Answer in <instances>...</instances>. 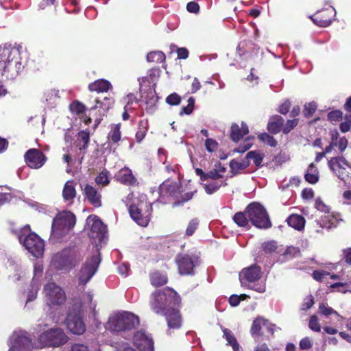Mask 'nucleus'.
I'll use <instances>...</instances> for the list:
<instances>
[{"label": "nucleus", "mask_w": 351, "mask_h": 351, "mask_svg": "<svg viewBox=\"0 0 351 351\" xmlns=\"http://www.w3.org/2000/svg\"><path fill=\"white\" fill-rule=\"evenodd\" d=\"M123 202L129 207V213L132 219L139 226L145 227L150 221L152 206L147 202V196L144 194L134 196L130 193Z\"/></svg>", "instance_id": "nucleus-1"}, {"label": "nucleus", "mask_w": 351, "mask_h": 351, "mask_svg": "<svg viewBox=\"0 0 351 351\" xmlns=\"http://www.w3.org/2000/svg\"><path fill=\"white\" fill-rule=\"evenodd\" d=\"M140 324L139 317L129 311L117 312L111 315L108 321L110 330L126 332L137 328Z\"/></svg>", "instance_id": "nucleus-2"}, {"label": "nucleus", "mask_w": 351, "mask_h": 351, "mask_svg": "<svg viewBox=\"0 0 351 351\" xmlns=\"http://www.w3.org/2000/svg\"><path fill=\"white\" fill-rule=\"evenodd\" d=\"M17 237L19 242L34 257H41L45 251L44 241L36 234L30 232L29 226H25L21 229Z\"/></svg>", "instance_id": "nucleus-3"}, {"label": "nucleus", "mask_w": 351, "mask_h": 351, "mask_svg": "<svg viewBox=\"0 0 351 351\" xmlns=\"http://www.w3.org/2000/svg\"><path fill=\"white\" fill-rule=\"evenodd\" d=\"M262 274L263 271L259 266L252 265L241 271L239 280L242 286L263 293L265 291V284L261 280Z\"/></svg>", "instance_id": "nucleus-4"}, {"label": "nucleus", "mask_w": 351, "mask_h": 351, "mask_svg": "<svg viewBox=\"0 0 351 351\" xmlns=\"http://www.w3.org/2000/svg\"><path fill=\"white\" fill-rule=\"evenodd\" d=\"M76 223V218L70 211L59 213L53 219L51 236L60 239L69 234Z\"/></svg>", "instance_id": "nucleus-5"}, {"label": "nucleus", "mask_w": 351, "mask_h": 351, "mask_svg": "<svg viewBox=\"0 0 351 351\" xmlns=\"http://www.w3.org/2000/svg\"><path fill=\"white\" fill-rule=\"evenodd\" d=\"M180 297L172 289L166 288L156 291L150 298V305L152 307H173L180 304Z\"/></svg>", "instance_id": "nucleus-6"}, {"label": "nucleus", "mask_w": 351, "mask_h": 351, "mask_svg": "<svg viewBox=\"0 0 351 351\" xmlns=\"http://www.w3.org/2000/svg\"><path fill=\"white\" fill-rule=\"evenodd\" d=\"M249 220L258 228L267 229L271 226L265 208L257 202L251 203L245 209Z\"/></svg>", "instance_id": "nucleus-7"}, {"label": "nucleus", "mask_w": 351, "mask_h": 351, "mask_svg": "<svg viewBox=\"0 0 351 351\" xmlns=\"http://www.w3.org/2000/svg\"><path fill=\"white\" fill-rule=\"evenodd\" d=\"M68 337L60 328H53L45 330L41 333L38 338V342L43 347H59L68 341Z\"/></svg>", "instance_id": "nucleus-8"}, {"label": "nucleus", "mask_w": 351, "mask_h": 351, "mask_svg": "<svg viewBox=\"0 0 351 351\" xmlns=\"http://www.w3.org/2000/svg\"><path fill=\"white\" fill-rule=\"evenodd\" d=\"M100 254L97 248L93 254L88 258L82 265L79 273V281L80 284H86L95 275L100 263Z\"/></svg>", "instance_id": "nucleus-9"}, {"label": "nucleus", "mask_w": 351, "mask_h": 351, "mask_svg": "<svg viewBox=\"0 0 351 351\" xmlns=\"http://www.w3.org/2000/svg\"><path fill=\"white\" fill-rule=\"evenodd\" d=\"M44 293L49 306H61L66 302L64 291L55 282H48L44 287Z\"/></svg>", "instance_id": "nucleus-10"}, {"label": "nucleus", "mask_w": 351, "mask_h": 351, "mask_svg": "<svg viewBox=\"0 0 351 351\" xmlns=\"http://www.w3.org/2000/svg\"><path fill=\"white\" fill-rule=\"evenodd\" d=\"M86 226L89 229L88 236L95 242L101 243L106 234V226L96 215H90L86 219Z\"/></svg>", "instance_id": "nucleus-11"}, {"label": "nucleus", "mask_w": 351, "mask_h": 351, "mask_svg": "<svg viewBox=\"0 0 351 351\" xmlns=\"http://www.w3.org/2000/svg\"><path fill=\"white\" fill-rule=\"evenodd\" d=\"M330 170L341 180H346L351 176V165L343 157H335L328 160Z\"/></svg>", "instance_id": "nucleus-12"}, {"label": "nucleus", "mask_w": 351, "mask_h": 351, "mask_svg": "<svg viewBox=\"0 0 351 351\" xmlns=\"http://www.w3.org/2000/svg\"><path fill=\"white\" fill-rule=\"evenodd\" d=\"M176 261L180 274L191 275L194 273V267L198 264V257L193 254H180L176 256Z\"/></svg>", "instance_id": "nucleus-13"}, {"label": "nucleus", "mask_w": 351, "mask_h": 351, "mask_svg": "<svg viewBox=\"0 0 351 351\" xmlns=\"http://www.w3.org/2000/svg\"><path fill=\"white\" fill-rule=\"evenodd\" d=\"M67 328L75 335H82L86 330V325L80 311H70L65 319Z\"/></svg>", "instance_id": "nucleus-14"}, {"label": "nucleus", "mask_w": 351, "mask_h": 351, "mask_svg": "<svg viewBox=\"0 0 351 351\" xmlns=\"http://www.w3.org/2000/svg\"><path fill=\"white\" fill-rule=\"evenodd\" d=\"M10 60L8 64L0 69V73L7 80H12L23 71L24 66L22 64L21 54Z\"/></svg>", "instance_id": "nucleus-15"}, {"label": "nucleus", "mask_w": 351, "mask_h": 351, "mask_svg": "<svg viewBox=\"0 0 351 351\" xmlns=\"http://www.w3.org/2000/svg\"><path fill=\"white\" fill-rule=\"evenodd\" d=\"M165 317L169 329H178L182 326V316L178 308H159L156 312Z\"/></svg>", "instance_id": "nucleus-16"}, {"label": "nucleus", "mask_w": 351, "mask_h": 351, "mask_svg": "<svg viewBox=\"0 0 351 351\" xmlns=\"http://www.w3.org/2000/svg\"><path fill=\"white\" fill-rule=\"evenodd\" d=\"M10 340L11 346L8 351H32V340L25 335L14 333Z\"/></svg>", "instance_id": "nucleus-17"}, {"label": "nucleus", "mask_w": 351, "mask_h": 351, "mask_svg": "<svg viewBox=\"0 0 351 351\" xmlns=\"http://www.w3.org/2000/svg\"><path fill=\"white\" fill-rule=\"evenodd\" d=\"M25 159L27 166L32 169L40 168L47 160L45 155L36 149L28 150L25 155Z\"/></svg>", "instance_id": "nucleus-18"}, {"label": "nucleus", "mask_w": 351, "mask_h": 351, "mask_svg": "<svg viewBox=\"0 0 351 351\" xmlns=\"http://www.w3.org/2000/svg\"><path fill=\"white\" fill-rule=\"evenodd\" d=\"M52 264L59 269L71 267L74 265L71 251L66 249L56 254L52 258Z\"/></svg>", "instance_id": "nucleus-19"}, {"label": "nucleus", "mask_w": 351, "mask_h": 351, "mask_svg": "<svg viewBox=\"0 0 351 351\" xmlns=\"http://www.w3.org/2000/svg\"><path fill=\"white\" fill-rule=\"evenodd\" d=\"M134 344L141 351H154V341L152 339L141 330L134 333Z\"/></svg>", "instance_id": "nucleus-20"}, {"label": "nucleus", "mask_w": 351, "mask_h": 351, "mask_svg": "<svg viewBox=\"0 0 351 351\" xmlns=\"http://www.w3.org/2000/svg\"><path fill=\"white\" fill-rule=\"evenodd\" d=\"M20 51L11 45H0V69L5 66L10 59H14L20 55Z\"/></svg>", "instance_id": "nucleus-21"}, {"label": "nucleus", "mask_w": 351, "mask_h": 351, "mask_svg": "<svg viewBox=\"0 0 351 351\" xmlns=\"http://www.w3.org/2000/svg\"><path fill=\"white\" fill-rule=\"evenodd\" d=\"M84 192L86 198L91 205L96 208L101 206V195L93 186L86 184L84 189Z\"/></svg>", "instance_id": "nucleus-22"}, {"label": "nucleus", "mask_w": 351, "mask_h": 351, "mask_svg": "<svg viewBox=\"0 0 351 351\" xmlns=\"http://www.w3.org/2000/svg\"><path fill=\"white\" fill-rule=\"evenodd\" d=\"M332 14H333V16L335 15V10L334 8L326 10L323 12L322 14L317 13L314 16H311V19L317 25L325 27L329 26L331 24V19L327 16H331Z\"/></svg>", "instance_id": "nucleus-23"}, {"label": "nucleus", "mask_w": 351, "mask_h": 351, "mask_svg": "<svg viewBox=\"0 0 351 351\" xmlns=\"http://www.w3.org/2000/svg\"><path fill=\"white\" fill-rule=\"evenodd\" d=\"M76 196V191L73 180L67 181L62 190V197L67 205H71Z\"/></svg>", "instance_id": "nucleus-24"}, {"label": "nucleus", "mask_w": 351, "mask_h": 351, "mask_svg": "<svg viewBox=\"0 0 351 351\" xmlns=\"http://www.w3.org/2000/svg\"><path fill=\"white\" fill-rule=\"evenodd\" d=\"M226 180H208L202 183V186L207 194L211 195L217 191L221 186H226Z\"/></svg>", "instance_id": "nucleus-25"}, {"label": "nucleus", "mask_w": 351, "mask_h": 351, "mask_svg": "<svg viewBox=\"0 0 351 351\" xmlns=\"http://www.w3.org/2000/svg\"><path fill=\"white\" fill-rule=\"evenodd\" d=\"M117 179L122 184L132 185L135 182V178L132 171L128 168L121 169L117 174Z\"/></svg>", "instance_id": "nucleus-26"}, {"label": "nucleus", "mask_w": 351, "mask_h": 351, "mask_svg": "<svg viewBox=\"0 0 351 351\" xmlns=\"http://www.w3.org/2000/svg\"><path fill=\"white\" fill-rule=\"evenodd\" d=\"M248 132V127L246 123H242L241 128L237 124H232L231 127V138L234 141H238L245 134H247Z\"/></svg>", "instance_id": "nucleus-27"}, {"label": "nucleus", "mask_w": 351, "mask_h": 351, "mask_svg": "<svg viewBox=\"0 0 351 351\" xmlns=\"http://www.w3.org/2000/svg\"><path fill=\"white\" fill-rule=\"evenodd\" d=\"M226 171V168L221 166L220 163L215 165V168L206 173V181L208 180H225L223 174Z\"/></svg>", "instance_id": "nucleus-28"}, {"label": "nucleus", "mask_w": 351, "mask_h": 351, "mask_svg": "<svg viewBox=\"0 0 351 351\" xmlns=\"http://www.w3.org/2000/svg\"><path fill=\"white\" fill-rule=\"evenodd\" d=\"M111 88V84L106 80H97L88 86L90 91L106 92Z\"/></svg>", "instance_id": "nucleus-29"}, {"label": "nucleus", "mask_w": 351, "mask_h": 351, "mask_svg": "<svg viewBox=\"0 0 351 351\" xmlns=\"http://www.w3.org/2000/svg\"><path fill=\"white\" fill-rule=\"evenodd\" d=\"M267 325V320L263 317H257L253 321L250 328V332L252 337H261L263 334L261 332L262 326Z\"/></svg>", "instance_id": "nucleus-30"}, {"label": "nucleus", "mask_w": 351, "mask_h": 351, "mask_svg": "<svg viewBox=\"0 0 351 351\" xmlns=\"http://www.w3.org/2000/svg\"><path fill=\"white\" fill-rule=\"evenodd\" d=\"M283 123L284 120L280 116L276 115L273 117L268 123L267 128L269 131L271 133L277 134L280 131Z\"/></svg>", "instance_id": "nucleus-31"}, {"label": "nucleus", "mask_w": 351, "mask_h": 351, "mask_svg": "<svg viewBox=\"0 0 351 351\" xmlns=\"http://www.w3.org/2000/svg\"><path fill=\"white\" fill-rule=\"evenodd\" d=\"M287 223L289 226L300 230L304 227L305 219L304 218L299 215H291L287 219Z\"/></svg>", "instance_id": "nucleus-32"}, {"label": "nucleus", "mask_w": 351, "mask_h": 351, "mask_svg": "<svg viewBox=\"0 0 351 351\" xmlns=\"http://www.w3.org/2000/svg\"><path fill=\"white\" fill-rule=\"evenodd\" d=\"M304 177L305 180L311 184H315L318 182L319 172L317 167L315 166L313 163H311L308 166V168Z\"/></svg>", "instance_id": "nucleus-33"}, {"label": "nucleus", "mask_w": 351, "mask_h": 351, "mask_svg": "<svg viewBox=\"0 0 351 351\" xmlns=\"http://www.w3.org/2000/svg\"><path fill=\"white\" fill-rule=\"evenodd\" d=\"M250 165L249 161L245 158L243 160H232L230 162V167L232 172L237 173L245 169Z\"/></svg>", "instance_id": "nucleus-34"}, {"label": "nucleus", "mask_w": 351, "mask_h": 351, "mask_svg": "<svg viewBox=\"0 0 351 351\" xmlns=\"http://www.w3.org/2000/svg\"><path fill=\"white\" fill-rule=\"evenodd\" d=\"M223 337L227 341V344L232 346L234 351H238L239 349V345L232 332L228 328H224L223 330Z\"/></svg>", "instance_id": "nucleus-35"}, {"label": "nucleus", "mask_w": 351, "mask_h": 351, "mask_svg": "<svg viewBox=\"0 0 351 351\" xmlns=\"http://www.w3.org/2000/svg\"><path fill=\"white\" fill-rule=\"evenodd\" d=\"M167 282V277L166 275L160 272H154L151 275V283L155 287H160Z\"/></svg>", "instance_id": "nucleus-36"}, {"label": "nucleus", "mask_w": 351, "mask_h": 351, "mask_svg": "<svg viewBox=\"0 0 351 351\" xmlns=\"http://www.w3.org/2000/svg\"><path fill=\"white\" fill-rule=\"evenodd\" d=\"M177 189V184L176 183H169L168 182H163L159 188V191L160 194H164L165 193H169L171 196H174L176 193V189Z\"/></svg>", "instance_id": "nucleus-37"}, {"label": "nucleus", "mask_w": 351, "mask_h": 351, "mask_svg": "<svg viewBox=\"0 0 351 351\" xmlns=\"http://www.w3.org/2000/svg\"><path fill=\"white\" fill-rule=\"evenodd\" d=\"M264 154L258 151H251L249 152L246 155V159L248 160V159L253 160L254 163L256 165V166L259 167L261 165V162H263V160L264 158Z\"/></svg>", "instance_id": "nucleus-38"}, {"label": "nucleus", "mask_w": 351, "mask_h": 351, "mask_svg": "<svg viewBox=\"0 0 351 351\" xmlns=\"http://www.w3.org/2000/svg\"><path fill=\"white\" fill-rule=\"evenodd\" d=\"M165 60V54L160 51H152L147 55L149 62L161 63Z\"/></svg>", "instance_id": "nucleus-39"}, {"label": "nucleus", "mask_w": 351, "mask_h": 351, "mask_svg": "<svg viewBox=\"0 0 351 351\" xmlns=\"http://www.w3.org/2000/svg\"><path fill=\"white\" fill-rule=\"evenodd\" d=\"M147 121H140L138 130L136 133V140L138 143L141 142L142 140L145 138L147 131Z\"/></svg>", "instance_id": "nucleus-40"}, {"label": "nucleus", "mask_w": 351, "mask_h": 351, "mask_svg": "<svg viewBox=\"0 0 351 351\" xmlns=\"http://www.w3.org/2000/svg\"><path fill=\"white\" fill-rule=\"evenodd\" d=\"M246 213H237L233 217L234 221L240 227L247 228L249 226V221L246 216Z\"/></svg>", "instance_id": "nucleus-41"}, {"label": "nucleus", "mask_w": 351, "mask_h": 351, "mask_svg": "<svg viewBox=\"0 0 351 351\" xmlns=\"http://www.w3.org/2000/svg\"><path fill=\"white\" fill-rule=\"evenodd\" d=\"M108 139L113 143H117L121 139L120 124L113 125L108 134Z\"/></svg>", "instance_id": "nucleus-42"}, {"label": "nucleus", "mask_w": 351, "mask_h": 351, "mask_svg": "<svg viewBox=\"0 0 351 351\" xmlns=\"http://www.w3.org/2000/svg\"><path fill=\"white\" fill-rule=\"evenodd\" d=\"M78 141L77 146L80 147V149H85L89 142V134L85 131H81L78 134Z\"/></svg>", "instance_id": "nucleus-43"}, {"label": "nucleus", "mask_w": 351, "mask_h": 351, "mask_svg": "<svg viewBox=\"0 0 351 351\" xmlns=\"http://www.w3.org/2000/svg\"><path fill=\"white\" fill-rule=\"evenodd\" d=\"M313 278L319 282H324L327 279V277L330 276V278L332 279H335L337 278L336 275H330V274L326 271H314L313 274Z\"/></svg>", "instance_id": "nucleus-44"}, {"label": "nucleus", "mask_w": 351, "mask_h": 351, "mask_svg": "<svg viewBox=\"0 0 351 351\" xmlns=\"http://www.w3.org/2000/svg\"><path fill=\"white\" fill-rule=\"evenodd\" d=\"M109 172L104 170L95 178V182L99 185L106 186L110 182Z\"/></svg>", "instance_id": "nucleus-45"}, {"label": "nucleus", "mask_w": 351, "mask_h": 351, "mask_svg": "<svg viewBox=\"0 0 351 351\" xmlns=\"http://www.w3.org/2000/svg\"><path fill=\"white\" fill-rule=\"evenodd\" d=\"M332 289H337V291L343 293L347 292L351 293V282H337L330 285Z\"/></svg>", "instance_id": "nucleus-46"}, {"label": "nucleus", "mask_w": 351, "mask_h": 351, "mask_svg": "<svg viewBox=\"0 0 351 351\" xmlns=\"http://www.w3.org/2000/svg\"><path fill=\"white\" fill-rule=\"evenodd\" d=\"M262 249L266 254H271L278 250V245L275 241H269L262 244Z\"/></svg>", "instance_id": "nucleus-47"}, {"label": "nucleus", "mask_w": 351, "mask_h": 351, "mask_svg": "<svg viewBox=\"0 0 351 351\" xmlns=\"http://www.w3.org/2000/svg\"><path fill=\"white\" fill-rule=\"evenodd\" d=\"M199 222L197 218L191 219L188 223L185 234L186 236L193 235L199 226Z\"/></svg>", "instance_id": "nucleus-48"}, {"label": "nucleus", "mask_w": 351, "mask_h": 351, "mask_svg": "<svg viewBox=\"0 0 351 351\" xmlns=\"http://www.w3.org/2000/svg\"><path fill=\"white\" fill-rule=\"evenodd\" d=\"M308 327L311 330L314 332H319L321 331V325L319 323L318 317L317 315H313L310 317Z\"/></svg>", "instance_id": "nucleus-49"}, {"label": "nucleus", "mask_w": 351, "mask_h": 351, "mask_svg": "<svg viewBox=\"0 0 351 351\" xmlns=\"http://www.w3.org/2000/svg\"><path fill=\"white\" fill-rule=\"evenodd\" d=\"M258 138L263 141V143L267 144L268 145L271 147H276L277 145V141L275 140V138L267 134V133H262L258 135Z\"/></svg>", "instance_id": "nucleus-50"}, {"label": "nucleus", "mask_w": 351, "mask_h": 351, "mask_svg": "<svg viewBox=\"0 0 351 351\" xmlns=\"http://www.w3.org/2000/svg\"><path fill=\"white\" fill-rule=\"evenodd\" d=\"M149 99L145 101L147 107V111L149 113H152L154 111L155 106L157 102V99L153 93H150L148 95Z\"/></svg>", "instance_id": "nucleus-51"}, {"label": "nucleus", "mask_w": 351, "mask_h": 351, "mask_svg": "<svg viewBox=\"0 0 351 351\" xmlns=\"http://www.w3.org/2000/svg\"><path fill=\"white\" fill-rule=\"evenodd\" d=\"M58 90L56 89H51L45 92V95L46 98V101L50 104H53L54 101L59 97H58Z\"/></svg>", "instance_id": "nucleus-52"}, {"label": "nucleus", "mask_w": 351, "mask_h": 351, "mask_svg": "<svg viewBox=\"0 0 351 351\" xmlns=\"http://www.w3.org/2000/svg\"><path fill=\"white\" fill-rule=\"evenodd\" d=\"M247 298H248V295L245 294H242L241 295H232L230 297L228 301L231 306H236L239 304L241 300H244Z\"/></svg>", "instance_id": "nucleus-53"}, {"label": "nucleus", "mask_w": 351, "mask_h": 351, "mask_svg": "<svg viewBox=\"0 0 351 351\" xmlns=\"http://www.w3.org/2000/svg\"><path fill=\"white\" fill-rule=\"evenodd\" d=\"M313 345V341L308 337L302 339L299 343L300 348L302 350L311 349Z\"/></svg>", "instance_id": "nucleus-54"}, {"label": "nucleus", "mask_w": 351, "mask_h": 351, "mask_svg": "<svg viewBox=\"0 0 351 351\" xmlns=\"http://www.w3.org/2000/svg\"><path fill=\"white\" fill-rule=\"evenodd\" d=\"M123 101L125 103L124 109L130 110L133 103L136 102V97L134 94L130 93L125 97H124Z\"/></svg>", "instance_id": "nucleus-55"}, {"label": "nucleus", "mask_w": 351, "mask_h": 351, "mask_svg": "<svg viewBox=\"0 0 351 351\" xmlns=\"http://www.w3.org/2000/svg\"><path fill=\"white\" fill-rule=\"evenodd\" d=\"M205 147L208 152H213L217 150L218 147L217 142L213 138H207L205 142Z\"/></svg>", "instance_id": "nucleus-56"}, {"label": "nucleus", "mask_w": 351, "mask_h": 351, "mask_svg": "<svg viewBox=\"0 0 351 351\" xmlns=\"http://www.w3.org/2000/svg\"><path fill=\"white\" fill-rule=\"evenodd\" d=\"M317 104L315 102H310L304 106V113L305 116H311L316 110Z\"/></svg>", "instance_id": "nucleus-57"}, {"label": "nucleus", "mask_w": 351, "mask_h": 351, "mask_svg": "<svg viewBox=\"0 0 351 351\" xmlns=\"http://www.w3.org/2000/svg\"><path fill=\"white\" fill-rule=\"evenodd\" d=\"M70 109L73 112H75L76 114H80L84 112V106L81 103L78 101H75L71 104Z\"/></svg>", "instance_id": "nucleus-58"}, {"label": "nucleus", "mask_w": 351, "mask_h": 351, "mask_svg": "<svg viewBox=\"0 0 351 351\" xmlns=\"http://www.w3.org/2000/svg\"><path fill=\"white\" fill-rule=\"evenodd\" d=\"M180 101V96L176 93L171 94L166 98L167 103L170 105H178Z\"/></svg>", "instance_id": "nucleus-59"}, {"label": "nucleus", "mask_w": 351, "mask_h": 351, "mask_svg": "<svg viewBox=\"0 0 351 351\" xmlns=\"http://www.w3.org/2000/svg\"><path fill=\"white\" fill-rule=\"evenodd\" d=\"M342 118V112L340 110H334L328 113V119L330 121H338Z\"/></svg>", "instance_id": "nucleus-60"}, {"label": "nucleus", "mask_w": 351, "mask_h": 351, "mask_svg": "<svg viewBox=\"0 0 351 351\" xmlns=\"http://www.w3.org/2000/svg\"><path fill=\"white\" fill-rule=\"evenodd\" d=\"M300 254V250L295 247H288L285 252L284 254L290 258L295 257Z\"/></svg>", "instance_id": "nucleus-61"}, {"label": "nucleus", "mask_w": 351, "mask_h": 351, "mask_svg": "<svg viewBox=\"0 0 351 351\" xmlns=\"http://www.w3.org/2000/svg\"><path fill=\"white\" fill-rule=\"evenodd\" d=\"M298 124V119H293L287 121L286 125L283 128L282 131L285 134L289 133Z\"/></svg>", "instance_id": "nucleus-62"}, {"label": "nucleus", "mask_w": 351, "mask_h": 351, "mask_svg": "<svg viewBox=\"0 0 351 351\" xmlns=\"http://www.w3.org/2000/svg\"><path fill=\"white\" fill-rule=\"evenodd\" d=\"M315 208L324 213H328L329 211L328 207L319 199H317L315 203Z\"/></svg>", "instance_id": "nucleus-63"}, {"label": "nucleus", "mask_w": 351, "mask_h": 351, "mask_svg": "<svg viewBox=\"0 0 351 351\" xmlns=\"http://www.w3.org/2000/svg\"><path fill=\"white\" fill-rule=\"evenodd\" d=\"M252 145V142L250 140H246L245 141V142L243 143V145H241L240 146H239L236 151L237 152H240V153H243L245 151H247V149H249L251 146Z\"/></svg>", "instance_id": "nucleus-64"}]
</instances>
